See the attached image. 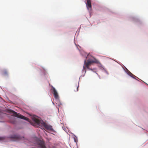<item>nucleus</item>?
Wrapping results in <instances>:
<instances>
[{"label": "nucleus", "mask_w": 148, "mask_h": 148, "mask_svg": "<svg viewBox=\"0 0 148 148\" xmlns=\"http://www.w3.org/2000/svg\"><path fill=\"white\" fill-rule=\"evenodd\" d=\"M12 120H14V121H11V123H13V124H14L15 123V121L14 120V118H13L12 119Z\"/></svg>", "instance_id": "obj_11"}, {"label": "nucleus", "mask_w": 148, "mask_h": 148, "mask_svg": "<svg viewBox=\"0 0 148 148\" xmlns=\"http://www.w3.org/2000/svg\"><path fill=\"white\" fill-rule=\"evenodd\" d=\"M38 146L37 148H46L44 142L39 140L38 141Z\"/></svg>", "instance_id": "obj_4"}, {"label": "nucleus", "mask_w": 148, "mask_h": 148, "mask_svg": "<svg viewBox=\"0 0 148 148\" xmlns=\"http://www.w3.org/2000/svg\"><path fill=\"white\" fill-rule=\"evenodd\" d=\"M33 120L36 124L38 125H39L41 122L40 121L35 117H34L33 118Z\"/></svg>", "instance_id": "obj_8"}, {"label": "nucleus", "mask_w": 148, "mask_h": 148, "mask_svg": "<svg viewBox=\"0 0 148 148\" xmlns=\"http://www.w3.org/2000/svg\"><path fill=\"white\" fill-rule=\"evenodd\" d=\"M2 75H8V72L7 70H4L2 71Z\"/></svg>", "instance_id": "obj_10"}, {"label": "nucleus", "mask_w": 148, "mask_h": 148, "mask_svg": "<svg viewBox=\"0 0 148 148\" xmlns=\"http://www.w3.org/2000/svg\"><path fill=\"white\" fill-rule=\"evenodd\" d=\"M11 138L15 139L16 140H21L22 139V137L18 135H14L11 136Z\"/></svg>", "instance_id": "obj_7"}, {"label": "nucleus", "mask_w": 148, "mask_h": 148, "mask_svg": "<svg viewBox=\"0 0 148 148\" xmlns=\"http://www.w3.org/2000/svg\"><path fill=\"white\" fill-rule=\"evenodd\" d=\"M11 112H12V114L13 116L29 121V119L28 118L18 113L13 110H11Z\"/></svg>", "instance_id": "obj_2"}, {"label": "nucleus", "mask_w": 148, "mask_h": 148, "mask_svg": "<svg viewBox=\"0 0 148 148\" xmlns=\"http://www.w3.org/2000/svg\"><path fill=\"white\" fill-rule=\"evenodd\" d=\"M4 139V138L2 137H0V140H3Z\"/></svg>", "instance_id": "obj_13"}, {"label": "nucleus", "mask_w": 148, "mask_h": 148, "mask_svg": "<svg viewBox=\"0 0 148 148\" xmlns=\"http://www.w3.org/2000/svg\"><path fill=\"white\" fill-rule=\"evenodd\" d=\"M52 90L53 91V94L54 95V97L56 99H59V95L56 89L53 86L52 87Z\"/></svg>", "instance_id": "obj_5"}, {"label": "nucleus", "mask_w": 148, "mask_h": 148, "mask_svg": "<svg viewBox=\"0 0 148 148\" xmlns=\"http://www.w3.org/2000/svg\"><path fill=\"white\" fill-rule=\"evenodd\" d=\"M79 86L78 84H77L73 87V88L75 91L76 92L78 91V89Z\"/></svg>", "instance_id": "obj_9"}, {"label": "nucleus", "mask_w": 148, "mask_h": 148, "mask_svg": "<svg viewBox=\"0 0 148 148\" xmlns=\"http://www.w3.org/2000/svg\"><path fill=\"white\" fill-rule=\"evenodd\" d=\"M131 75H132L131 76L133 78H134V77H136L133 74H132L131 73Z\"/></svg>", "instance_id": "obj_12"}, {"label": "nucleus", "mask_w": 148, "mask_h": 148, "mask_svg": "<svg viewBox=\"0 0 148 148\" xmlns=\"http://www.w3.org/2000/svg\"><path fill=\"white\" fill-rule=\"evenodd\" d=\"M41 123L46 130L51 131H53V129L51 126L47 124L43 121H42Z\"/></svg>", "instance_id": "obj_3"}, {"label": "nucleus", "mask_w": 148, "mask_h": 148, "mask_svg": "<svg viewBox=\"0 0 148 148\" xmlns=\"http://www.w3.org/2000/svg\"><path fill=\"white\" fill-rule=\"evenodd\" d=\"M94 60H90V59H88L86 61L85 60L84 61V64L83 66V69L86 70V69H88L90 70H92L91 69L89 68V66H90L92 63H99V61L95 58L93 57Z\"/></svg>", "instance_id": "obj_1"}, {"label": "nucleus", "mask_w": 148, "mask_h": 148, "mask_svg": "<svg viewBox=\"0 0 148 148\" xmlns=\"http://www.w3.org/2000/svg\"><path fill=\"white\" fill-rule=\"evenodd\" d=\"M87 2L86 3L87 7L88 10H91V0H86Z\"/></svg>", "instance_id": "obj_6"}]
</instances>
